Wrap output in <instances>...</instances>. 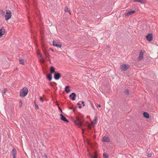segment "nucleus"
Segmentation results:
<instances>
[{
  "label": "nucleus",
  "instance_id": "35",
  "mask_svg": "<svg viewBox=\"0 0 158 158\" xmlns=\"http://www.w3.org/2000/svg\"><path fill=\"white\" fill-rule=\"evenodd\" d=\"M44 158H48L46 154H44Z\"/></svg>",
  "mask_w": 158,
  "mask_h": 158
},
{
  "label": "nucleus",
  "instance_id": "14",
  "mask_svg": "<svg viewBox=\"0 0 158 158\" xmlns=\"http://www.w3.org/2000/svg\"><path fill=\"white\" fill-rule=\"evenodd\" d=\"M102 139L104 142H109L110 141L109 138L107 137L104 136L103 137Z\"/></svg>",
  "mask_w": 158,
  "mask_h": 158
},
{
  "label": "nucleus",
  "instance_id": "3",
  "mask_svg": "<svg viewBox=\"0 0 158 158\" xmlns=\"http://www.w3.org/2000/svg\"><path fill=\"white\" fill-rule=\"evenodd\" d=\"M129 67V65L126 64H123L120 65V69L122 71H125Z\"/></svg>",
  "mask_w": 158,
  "mask_h": 158
},
{
  "label": "nucleus",
  "instance_id": "19",
  "mask_svg": "<svg viewBox=\"0 0 158 158\" xmlns=\"http://www.w3.org/2000/svg\"><path fill=\"white\" fill-rule=\"evenodd\" d=\"M144 0H134V2H138L141 3V4H143L145 3L144 2Z\"/></svg>",
  "mask_w": 158,
  "mask_h": 158
},
{
  "label": "nucleus",
  "instance_id": "11",
  "mask_svg": "<svg viewBox=\"0 0 158 158\" xmlns=\"http://www.w3.org/2000/svg\"><path fill=\"white\" fill-rule=\"evenodd\" d=\"M16 151L15 148L13 149L12 150V155L13 158H16Z\"/></svg>",
  "mask_w": 158,
  "mask_h": 158
},
{
  "label": "nucleus",
  "instance_id": "30",
  "mask_svg": "<svg viewBox=\"0 0 158 158\" xmlns=\"http://www.w3.org/2000/svg\"><path fill=\"white\" fill-rule=\"evenodd\" d=\"M7 91V89L6 88H4V89L3 92H4V94H5V93H6Z\"/></svg>",
  "mask_w": 158,
  "mask_h": 158
},
{
  "label": "nucleus",
  "instance_id": "43",
  "mask_svg": "<svg viewBox=\"0 0 158 158\" xmlns=\"http://www.w3.org/2000/svg\"><path fill=\"white\" fill-rule=\"evenodd\" d=\"M73 111H74V110H75V109H73Z\"/></svg>",
  "mask_w": 158,
  "mask_h": 158
},
{
  "label": "nucleus",
  "instance_id": "4",
  "mask_svg": "<svg viewBox=\"0 0 158 158\" xmlns=\"http://www.w3.org/2000/svg\"><path fill=\"white\" fill-rule=\"evenodd\" d=\"M144 53V51L143 50H141L139 52V56L138 58V60L140 61L143 59V54Z\"/></svg>",
  "mask_w": 158,
  "mask_h": 158
},
{
  "label": "nucleus",
  "instance_id": "8",
  "mask_svg": "<svg viewBox=\"0 0 158 158\" xmlns=\"http://www.w3.org/2000/svg\"><path fill=\"white\" fill-rule=\"evenodd\" d=\"M76 96V94L74 93H72L71 94L69 95V97L73 101H74L75 100Z\"/></svg>",
  "mask_w": 158,
  "mask_h": 158
},
{
  "label": "nucleus",
  "instance_id": "26",
  "mask_svg": "<svg viewBox=\"0 0 158 158\" xmlns=\"http://www.w3.org/2000/svg\"><path fill=\"white\" fill-rule=\"evenodd\" d=\"M95 121V122L96 121H97V117L96 116H95L94 117V121H93L92 122V124H93V122L94 121Z\"/></svg>",
  "mask_w": 158,
  "mask_h": 158
},
{
  "label": "nucleus",
  "instance_id": "6",
  "mask_svg": "<svg viewBox=\"0 0 158 158\" xmlns=\"http://www.w3.org/2000/svg\"><path fill=\"white\" fill-rule=\"evenodd\" d=\"M61 75L59 73H55L54 74V78L56 80H59L60 77Z\"/></svg>",
  "mask_w": 158,
  "mask_h": 158
},
{
  "label": "nucleus",
  "instance_id": "33",
  "mask_svg": "<svg viewBox=\"0 0 158 158\" xmlns=\"http://www.w3.org/2000/svg\"><path fill=\"white\" fill-rule=\"evenodd\" d=\"M81 104L83 105V106H84L85 105L84 104V102L83 101H82L81 102Z\"/></svg>",
  "mask_w": 158,
  "mask_h": 158
},
{
  "label": "nucleus",
  "instance_id": "31",
  "mask_svg": "<svg viewBox=\"0 0 158 158\" xmlns=\"http://www.w3.org/2000/svg\"><path fill=\"white\" fill-rule=\"evenodd\" d=\"M77 104V105L79 106L78 107H79V108H81V106L80 103H79V102H78Z\"/></svg>",
  "mask_w": 158,
  "mask_h": 158
},
{
  "label": "nucleus",
  "instance_id": "13",
  "mask_svg": "<svg viewBox=\"0 0 158 158\" xmlns=\"http://www.w3.org/2000/svg\"><path fill=\"white\" fill-rule=\"evenodd\" d=\"M135 12V10H131L130 11H129L128 12H127L126 15V16H129V15H132Z\"/></svg>",
  "mask_w": 158,
  "mask_h": 158
},
{
  "label": "nucleus",
  "instance_id": "20",
  "mask_svg": "<svg viewBox=\"0 0 158 158\" xmlns=\"http://www.w3.org/2000/svg\"><path fill=\"white\" fill-rule=\"evenodd\" d=\"M0 32H1L3 35H4L6 32L5 30L3 29V27H2V28L0 29Z\"/></svg>",
  "mask_w": 158,
  "mask_h": 158
},
{
  "label": "nucleus",
  "instance_id": "25",
  "mask_svg": "<svg viewBox=\"0 0 158 158\" xmlns=\"http://www.w3.org/2000/svg\"><path fill=\"white\" fill-rule=\"evenodd\" d=\"M64 11L66 12H69V10L68 8L65 7L64 9Z\"/></svg>",
  "mask_w": 158,
  "mask_h": 158
},
{
  "label": "nucleus",
  "instance_id": "39",
  "mask_svg": "<svg viewBox=\"0 0 158 158\" xmlns=\"http://www.w3.org/2000/svg\"><path fill=\"white\" fill-rule=\"evenodd\" d=\"M91 127V125H89L88 126V127L90 129Z\"/></svg>",
  "mask_w": 158,
  "mask_h": 158
},
{
  "label": "nucleus",
  "instance_id": "32",
  "mask_svg": "<svg viewBox=\"0 0 158 158\" xmlns=\"http://www.w3.org/2000/svg\"><path fill=\"white\" fill-rule=\"evenodd\" d=\"M57 105H58V109L60 110V111L61 112V113H63V112H62V110L61 109V108L60 107H59V106H58V105L57 104Z\"/></svg>",
  "mask_w": 158,
  "mask_h": 158
},
{
  "label": "nucleus",
  "instance_id": "16",
  "mask_svg": "<svg viewBox=\"0 0 158 158\" xmlns=\"http://www.w3.org/2000/svg\"><path fill=\"white\" fill-rule=\"evenodd\" d=\"M69 86H67L65 88V91L67 93H69L70 92V90L69 89Z\"/></svg>",
  "mask_w": 158,
  "mask_h": 158
},
{
  "label": "nucleus",
  "instance_id": "34",
  "mask_svg": "<svg viewBox=\"0 0 158 158\" xmlns=\"http://www.w3.org/2000/svg\"><path fill=\"white\" fill-rule=\"evenodd\" d=\"M40 100L42 101V102L43 101V98L41 97H40Z\"/></svg>",
  "mask_w": 158,
  "mask_h": 158
},
{
  "label": "nucleus",
  "instance_id": "12",
  "mask_svg": "<svg viewBox=\"0 0 158 158\" xmlns=\"http://www.w3.org/2000/svg\"><path fill=\"white\" fill-rule=\"evenodd\" d=\"M50 73L52 74L53 73H56L55 72V68L53 66H51L50 68Z\"/></svg>",
  "mask_w": 158,
  "mask_h": 158
},
{
  "label": "nucleus",
  "instance_id": "22",
  "mask_svg": "<svg viewBox=\"0 0 158 158\" xmlns=\"http://www.w3.org/2000/svg\"><path fill=\"white\" fill-rule=\"evenodd\" d=\"M103 156L104 158H107L108 156V155L105 152L103 153Z\"/></svg>",
  "mask_w": 158,
  "mask_h": 158
},
{
  "label": "nucleus",
  "instance_id": "29",
  "mask_svg": "<svg viewBox=\"0 0 158 158\" xmlns=\"http://www.w3.org/2000/svg\"><path fill=\"white\" fill-rule=\"evenodd\" d=\"M152 155V153H148L147 154V156L149 157H151Z\"/></svg>",
  "mask_w": 158,
  "mask_h": 158
},
{
  "label": "nucleus",
  "instance_id": "23",
  "mask_svg": "<svg viewBox=\"0 0 158 158\" xmlns=\"http://www.w3.org/2000/svg\"><path fill=\"white\" fill-rule=\"evenodd\" d=\"M19 64L24 65V60L23 59H21L19 60Z\"/></svg>",
  "mask_w": 158,
  "mask_h": 158
},
{
  "label": "nucleus",
  "instance_id": "40",
  "mask_svg": "<svg viewBox=\"0 0 158 158\" xmlns=\"http://www.w3.org/2000/svg\"><path fill=\"white\" fill-rule=\"evenodd\" d=\"M91 158H97V157H94V156H92L91 157Z\"/></svg>",
  "mask_w": 158,
  "mask_h": 158
},
{
  "label": "nucleus",
  "instance_id": "27",
  "mask_svg": "<svg viewBox=\"0 0 158 158\" xmlns=\"http://www.w3.org/2000/svg\"><path fill=\"white\" fill-rule=\"evenodd\" d=\"M44 54H45V56L46 57H49L50 56L49 55L48 53H46V52H44Z\"/></svg>",
  "mask_w": 158,
  "mask_h": 158
},
{
  "label": "nucleus",
  "instance_id": "36",
  "mask_svg": "<svg viewBox=\"0 0 158 158\" xmlns=\"http://www.w3.org/2000/svg\"><path fill=\"white\" fill-rule=\"evenodd\" d=\"M3 35L2 33L1 32H0V38Z\"/></svg>",
  "mask_w": 158,
  "mask_h": 158
},
{
  "label": "nucleus",
  "instance_id": "38",
  "mask_svg": "<svg viewBox=\"0 0 158 158\" xmlns=\"http://www.w3.org/2000/svg\"><path fill=\"white\" fill-rule=\"evenodd\" d=\"M93 156L94 157H97V155L96 154H95L94 156Z\"/></svg>",
  "mask_w": 158,
  "mask_h": 158
},
{
  "label": "nucleus",
  "instance_id": "5",
  "mask_svg": "<svg viewBox=\"0 0 158 158\" xmlns=\"http://www.w3.org/2000/svg\"><path fill=\"white\" fill-rule=\"evenodd\" d=\"M52 45L53 46H55L59 48H61L62 47V45L60 43H58L55 41H53Z\"/></svg>",
  "mask_w": 158,
  "mask_h": 158
},
{
  "label": "nucleus",
  "instance_id": "24",
  "mask_svg": "<svg viewBox=\"0 0 158 158\" xmlns=\"http://www.w3.org/2000/svg\"><path fill=\"white\" fill-rule=\"evenodd\" d=\"M23 104V102L21 100H20L19 101V107H21Z\"/></svg>",
  "mask_w": 158,
  "mask_h": 158
},
{
  "label": "nucleus",
  "instance_id": "21",
  "mask_svg": "<svg viewBox=\"0 0 158 158\" xmlns=\"http://www.w3.org/2000/svg\"><path fill=\"white\" fill-rule=\"evenodd\" d=\"M125 94L127 95H128L129 94V90L128 89H127L124 91Z\"/></svg>",
  "mask_w": 158,
  "mask_h": 158
},
{
  "label": "nucleus",
  "instance_id": "2",
  "mask_svg": "<svg viewBox=\"0 0 158 158\" xmlns=\"http://www.w3.org/2000/svg\"><path fill=\"white\" fill-rule=\"evenodd\" d=\"M11 16V13L10 11L9 10H7L6 11V15H5V20L6 21L10 19Z\"/></svg>",
  "mask_w": 158,
  "mask_h": 158
},
{
  "label": "nucleus",
  "instance_id": "7",
  "mask_svg": "<svg viewBox=\"0 0 158 158\" xmlns=\"http://www.w3.org/2000/svg\"><path fill=\"white\" fill-rule=\"evenodd\" d=\"M75 123L76 125L80 126H81L82 124L80 120L78 118H77L76 120L75 121Z\"/></svg>",
  "mask_w": 158,
  "mask_h": 158
},
{
  "label": "nucleus",
  "instance_id": "37",
  "mask_svg": "<svg viewBox=\"0 0 158 158\" xmlns=\"http://www.w3.org/2000/svg\"><path fill=\"white\" fill-rule=\"evenodd\" d=\"M97 107H101V105L100 104H98L97 105Z\"/></svg>",
  "mask_w": 158,
  "mask_h": 158
},
{
  "label": "nucleus",
  "instance_id": "15",
  "mask_svg": "<svg viewBox=\"0 0 158 158\" xmlns=\"http://www.w3.org/2000/svg\"><path fill=\"white\" fill-rule=\"evenodd\" d=\"M143 116L144 117L146 118H148L149 117V114L146 112H144L143 113Z\"/></svg>",
  "mask_w": 158,
  "mask_h": 158
},
{
  "label": "nucleus",
  "instance_id": "17",
  "mask_svg": "<svg viewBox=\"0 0 158 158\" xmlns=\"http://www.w3.org/2000/svg\"><path fill=\"white\" fill-rule=\"evenodd\" d=\"M38 55L39 57L40 58L42 62H44L45 60L44 58L38 53Z\"/></svg>",
  "mask_w": 158,
  "mask_h": 158
},
{
  "label": "nucleus",
  "instance_id": "9",
  "mask_svg": "<svg viewBox=\"0 0 158 158\" xmlns=\"http://www.w3.org/2000/svg\"><path fill=\"white\" fill-rule=\"evenodd\" d=\"M147 40L149 41H151L153 38L152 34H149L146 36Z\"/></svg>",
  "mask_w": 158,
  "mask_h": 158
},
{
  "label": "nucleus",
  "instance_id": "1",
  "mask_svg": "<svg viewBox=\"0 0 158 158\" xmlns=\"http://www.w3.org/2000/svg\"><path fill=\"white\" fill-rule=\"evenodd\" d=\"M28 89L26 87L23 88L20 92V96L22 98L26 96L28 93Z\"/></svg>",
  "mask_w": 158,
  "mask_h": 158
},
{
  "label": "nucleus",
  "instance_id": "18",
  "mask_svg": "<svg viewBox=\"0 0 158 158\" xmlns=\"http://www.w3.org/2000/svg\"><path fill=\"white\" fill-rule=\"evenodd\" d=\"M52 74L51 73H49L47 75V78L49 80L51 81L52 79Z\"/></svg>",
  "mask_w": 158,
  "mask_h": 158
},
{
  "label": "nucleus",
  "instance_id": "10",
  "mask_svg": "<svg viewBox=\"0 0 158 158\" xmlns=\"http://www.w3.org/2000/svg\"><path fill=\"white\" fill-rule=\"evenodd\" d=\"M60 119L64 122L68 123L69 122V120H67L66 118L62 114H60Z\"/></svg>",
  "mask_w": 158,
  "mask_h": 158
},
{
  "label": "nucleus",
  "instance_id": "41",
  "mask_svg": "<svg viewBox=\"0 0 158 158\" xmlns=\"http://www.w3.org/2000/svg\"><path fill=\"white\" fill-rule=\"evenodd\" d=\"M50 85H51V86H53V85H52V82L50 83Z\"/></svg>",
  "mask_w": 158,
  "mask_h": 158
},
{
  "label": "nucleus",
  "instance_id": "28",
  "mask_svg": "<svg viewBox=\"0 0 158 158\" xmlns=\"http://www.w3.org/2000/svg\"><path fill=\"white\" fill-rule=\"evenodd\" d=\"M35 109L37 110L39 108V107L35 103Z\"/></svg>",
  "mask_w": 158,
  "mask_h": 158
},
{
  "label": "nucleus",
  "instance_id": "42",
  "mask_svg": "<svg viewBox=\"0 0 158 158\" xmlns=\"http://www.w3.org/2000/svg\"><path fill=\"white\" fill-rule=\"evenodd\" d=\"M50 50H51V51H53V50L52 49V48H50Z\"/></svg>",
  "mask_w": 158,
  "mask_h": 158
}]
</instances>
